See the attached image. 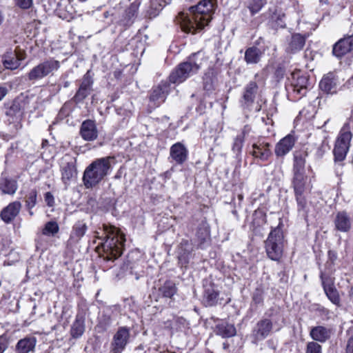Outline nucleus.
I'll return each instance as SVG.
<instances>
[{
	"mask_svg": "<svg viewBox=\"0 0 353 353\" xmlns=\"http://www.w3.org/2000/svg\"><path fill=\"white\" fill-rule=\"evenodd\" d=\"M214 10L212 0H202L196 6L190 8V14L181 12L176 20L184 32L195 34L208 24Z\"/></svg>",
	"mask_w": 353,
	"mask_h": 353,
	"instance_id": "obj_1",
	"label": "nucleus"
},
{
	"mask_svg": "<svg viewBox=\"0 0 353 353\" xmlns=\"http://www.w3.org/2000/svg\"><path fill=\"white\" fill-rule=\"evenodd\" d=\"M98 238L102 240L99 245L102 249L100 255L104 260L113 261L121 255L125 238L118 228L103 224L101 235Z\"/></svg>",
	"mask_w": 353,
	"mask_h": 353,
	"instance_id": "obj_2",
	"label": "nucleus"
},
{
	"mask_svg": "<svg viewBox=\"0 0 353 353\" xmlns=\"http://www.w3.org/2000/svg\"><path fill=\"white\" fill-rule=\"evenodd\" d=\"M114 157L112 156L99 158L93 161L85 170L83 181L86 188L98 185L112 169Z\"/></svg>",
	"mask_w": 353,
	"mask_h": 353,
	"instance_id": "obj_3",
	"label": "nucleus"
},
{
	"mask_svg": "<svg viewBox=\"0 0 353 353\" xmlns=\"http://www.w3.org/2000/svg\"><path fill=\"white\" fill-rule=\"evenodd\" d=\"M204 58V53L201 51L192 54L186 61L180 63L170 74V81L172 83H181L196 74L200 69Z\"/></svg>",
	"mask_w": 353,
	"mask_h": 353,
	"instance_id": "obj_4",
	"label": "nucleus"
},
{
	"mask_svg": "<svg viewBox=\"0 0 353 353\" xmlns=\"http://www.w3.org/2000/svg\"><path fill=\"white\" fill-rule=\"evenodd\" d=\"M284 236L281 228L276 227L270 232L265 241V248L269 259L279 261L283 252Z\"/></svg>",
	"mask_w": 353,
	"mask_h": 353,
	"instance_id": "obj_5",
	"label": "nucleus"
},
{
	"mask_svg": "<svg viewBox=\"0 0 353 353\" xmlns=\"http://www.w3.org/2000/svg\"><path fill=\"white\" fill-rule=\"evenodd\" d=\"M61 67L60 62L54 58L43 60L34 66L27 74L28 79L35 83L48 76H52Z\"/></svg>",
	"mask_w": 353,
	"mask_h": 353,
	"instance_id": "obj_6",
	"label": "nucleus"
},
{
	"mask_svg": "<svg viewBox=\"0 0 353 353\" xmlns=\"http://www.w3.org/2000/svg\"><path fill=\"white\" fill-rule=\"evenodd\" d=\"M352 134L349 124H345L341 128L336 140L333 150L335 161H343L349 151Z\"/></svg>",
	"mask_w": 353,
	"mask_h": 353,
	"instance_id": "obj_7",
	"label": "nucleus"
},
{
	"mask_svg": "<svg viewBox=\"0 0 353 353\" xmlns=\"http://www.w3.org/2000/svg\"><path fill=\"white\" fill-rule=\"evenodd\" d=\"M292 79L288 94L294 100H298L305 96L309 89V77L307 74L298 72L293 73Z\"/></svg>",
	"mask_w": 353,
	"mask_h": 353,
	"instance_id": "obj_8",
	"label": "nucleus"
},
{
	"mask_svg": "<svg viewBox=\"0 0 353 353\" xmlns=\"http://www.w3.org/2000/svg\"><path fill=\"white\" fill-rule=\"evenodd\" d=\"M130 331L125 326L119 327L113 335L110 347V353H121L130 341Z\"/></svg>",
	"mask_w": 353,
	"mask_h": 353,
	"instance_id": "obj_9",
	"label": "nucleus"
},
{
	"mask_svg": "<svg viewBox=\"0 0 353 353\" xmlns=\"http://www.w3.org/2000/svg\"><path fill=\"white\" fill-rule=\"evenodd\" d=\"M273 328V324L270 319H263L259 321L254 327L252 334V342L258 344L270 335Z\"/></svg>",
	"mask_w": 353,
	"mask_h": 353,
	"instance_id": "obj_10",
	"label": "nucleus"
},
{
	"mask_svg": "<svg viewBox=\"0 0 353 353\" xmlns=\"http://www.w3.org/2000/svg\"><path fill=\"white\" fill-rule=\"evenodd\" d=\"M203 303L206 307H212L218 304L220 290L217 285L210 281L203 283Z\"/></svg>",
	"mask_w": 353,
	"mask_h": 353,
	"instance_id": "obj_11",
	"label": "nucleus"
},
{
	"mask_svg": "<svg viewBox=\"0 0 353 353\" xmlns=\"http://www.w3.org/2000/svg\"><path fill=\"white\" fill-rule=\"evenodd\" d=\"M339 84V79L336 74L330 72L323 75L319 83V88L325 94H334L337 92Z\"/></svg>",
	"mask_w": 353,
	"mask_h": 353,
	"instance_id": "obj_12",
	"label": "nucleus"
},
{
	"mask_svg": "<svg viewBox=\"0 0 353 353\" xmlns=\"http://www.w3.org/2000/svg\"><path fill=\"white\" fill-rule=\"evenodd\" d=\"M169 92V84L167 82H161L157 87L153 88L149 97L152 107H158L163 103Z\"/></svg>",
	"mask_w": 353,
	"mask_h": 353,
	"instance_id": "obj_13",
	"label": "nucleus"
},
{
	"mask_svg": "<svg viewBox=\"0 0 353 353\" xmlns=\"http://www.w3.org/2000/svg\"><path fill=\"white\" fill-rule=\"evenodd\" d=\"M353 50V35L344 37L333 45L332 54L341 59Z\"/></svg>",
	"mask_w": 353,
	"mask_h": 353,
	"instance_id": "obj_14",
	"label": "nucleus"
},
{
	"mask_svg": "<svg viewBox=\"0 0 353 353\" xmlns=\"http://www.w3.org/2000/svg\"><path fill=\"white\" fill-rule=\"evenodd\" d=\"M61 172V179L63 183L67 185L70 180L77 175L76 159L70 157L63 158Z\"/></svg>",
	"mask_w": 353,
	"mask_h": 353,
	"instance_id": "obj_15",
	"label": "nucleus"
},
{
	"mask_svg": "<svg viewBox=\"0 0 353 353\" xmlns=\"http://www.w3.org/2000/svg\"><path fill=\"white\" fill-rule=\"evenodd\" d=\"M88 226L84 221H78L72 226L70 237L67 241V247L72 248L76 246L86 233Z\"/></svg>",
	"mask_w": 353,
	"mask_h": 353,
	"instance_id": "obj_16",
	"label": "nucleus"
},
{
	"mask_svg": "<svg viewBox=\"0 0 353 353\" xmlns=\"http://www.w3.org/2000/svg\"><path fill=\"white\" fill-rule=\"evenodd\" d=\"M259 87L256 82L250 81L244 88L241 105L243 108H250L254 103Z\"/></svg>",
	"mask_w": 353,
	"mask_h": 353,
	"instance_id": "obj_17",
	"label": "nucleus"
},
{
	"mask_svg": "<svg viewBox=\"0 0 353 353\" xmlns=\"http://www.w3.org/2000/svg\"><path fill=\"white\" fill-rule=\"evenodd\" d=\"M79 134L82 139L86 141H92L98 137V130L95 121L87 119L81 125Z\"/></svg>",
	"mask_w": 353,
	"mask_h": 353,
	"instance_id": "obj_18",
	"label": "nucleus"
},
{
	"mask_svg": "<svg viewBox=\"0 0 353 353\" xmlns=\"http://www.w3.org/2000/svg\"><path fill=\"white\" fill-rule=\"evenodd\" d=\"M352 219L350 215L345 211H341L336 214L334 219V228L341 232H348L352 228Z\"/></svg>",
	"mask_w": 353,
	"mask_h": 353,
	"instance_id": "obj_19",
	"label": "nucleus"
},
{
	"mask_svg": "<svg viewBox=\"0 0 353 353\" xmlns=\"http://www.w3.org/2000/svg\"><path fill=\"white\" fill-rule=\"evenodd\" d=\"M270 145L268 142L259 141L252 145V155L262 161H267L272 154Z\"/></svg>",
	"mask_w": 353,
	"mask_h": 353,
	"instance_id": "obj_20",
	"label": "nucleus"
},
{
	"mask_svg": "<svg viewBox=\"0 0 353 353\" xmlns=\"http://www.w3.org/2000/svg\"><path fill=\"white\" fill-rule=\"evenodd\" d=\"M188 151L183 144L180 142L172 145L170 150V157L176 164H183L188 159Z\"/></svg>",
	"mask_w": 353,
	"mask_h": 353,
	"instance_id": "obj_21",
	"label": "nucleus"
},
{
	"mask_svg": "<svg viewBox=\"0 0 353 353\" xmlns=\"http://www.w3.org/2000/svg\"><path fill=\"white\" fill-rule=\"evenodd\" d=\"M37 340L32 336H27L20 339L16 344L15 353H34Z\"/></svg>",
	"mask_w": 353,
	"mask_h": 353,
	"instance_id": "obj_22",
	"label": "nucleus"
},
{
	"mask_svg": "<svg viewBox=\"0 0 353 353\" xmlns=\"http://www.w3.org/2000/svg\"><path fill=\"white\" fill-rule=\"evenodd\" d=\"M139 0L134 1L130 6L125 10L122 19L119 21V23L125 27L130 26L134 21L137 17L138 10L140 6Z\"/></svg>",
	"mask_w": 353,
	"mask_h": 353,
	"instance_id": "obj_23",
	"label": "nucleus"
},
{
	"mask_svg": "<svg viewBox=\"0 0 353 353\" xmlns=\"http://www.w3.org/2000/svg\"><path fill=\"white\" fill-rule=\"evenodd\" d=\"M21 208V204L19 201H14L10 203L8 205L4 208L1 212V219L6 223H10L16 216L19 214Z\"/></svg>",
	"mask_w": 353,
	"mask_h": 353,
	"instance_id": "obj_24",
	"label": "nucleus"
},
{
	"mask_svg": "<svg viewBox=\"0 0 353 353\" xmlns=\"http://www.w3.org/2000/svg\"><path fill=\"white\" fill-rule=\"evenodd\" d=\"M294 143L295 139L293 135L285 136L276 145L275 154L277 157H284L293 148Z\"/></svg>",
	"mask_w": 353,
	"mask_h": 353,
	"instance_id": "obj_25",
	"label": "nucleus"
},
{
	"mask_svg": "<svg viewBox=\"0 0 353 353\" xmlns=\"http://www.w3.org/2000/svg\"><path fill=\"white\" fill-rule=\"evenodd\" d=\"M18 185L15 179L2 174L0 177V190L3 194H14L17 190Z\"/></svg>",
	"mask_w": 353,
	"mask_h": 353,
	"instance_id": "obj_26",
	"label": "nucleus"
},
{
	"mask_svg": "<svg viewBox=\"0 0 353 353\" xmlns=\"http://www.w3.org/2000/svg\"><path fill=\"white\" fill-rule=\"evenodd\" d=\"M192 251V245L189 241L183 240L180 243L178 251L179 263L181 266H186L188 264Z\"/></svg>",
	"mask_w": 353,
	"mask_h": 353,
	"instance_id": "obj_27",
	"label": "nucleus"
},
{
	"mask_svg": "<svg viewBox=\"0 0 353 353\" xmlns=\"http://www.w3.org/2000/svg\"><path fill=\"white\" fill-rule=\"evenodd\" d=\"M307 176L305 172H293L292 181L294 194L303 193L305 188Z\"/></svg>",
	"mask_w": 353,
	"mask_h": 353,
	"instance_id": "obj_28",
	"label": "nucleus"
},
{
	"mask_svg": "<svg viewBox=\"0 0 353 353\" xmlns=\"http://www.w3.org/2000/svg\"><path fill=\"white\" fill-rule=\"evenodd\" d=\"M310 336L316 341L323 343L330 336V330L323 326H316L311 329Z\"/></svg>",
	"mask_w": 353,
	"mask_h": 353,
	"instance_id": "obj_29",
	"label": "nucleus"
},
{
	"mask_svg": "<svg viewBox=\"0 0 353 353\" xmlns=\"http://www.w3.org/2000/svg\"><path fill=\"white\" fill-rule=\"evenodd\" d=\"M21 60L15 54L8 52L3 56V65L8 70H14L21 65Z\"/></svg>",
	"mask_w": 353,
	"mask_h": 353,
	"instance_id": "obj_30",
	"label": "nucleus"
},
{
	"mask_svg": "<svg viewBox=\"0 0 353 353\" xmlns=\"http://www.w3.org/2000/svg\"><path fill=\"white\" fill-rule=\"evenodd\" d=\"M263 52L256 47L248 48L245 52V61L248 64L258 63L262 57Z\"/></svg>",
	"mask_w": 353,
	"mask_h": 353,
	"instance_id": "obj_31",
	"label": "nucleus"
},
{
	"mask_svg": "<svg viewBox=\"0 0 353 353\" xmlns=\"http://www.w3.org/2000/svg\"><path fill=\"white\" fill-rule=\"evenodd\" d=\"M305 43V38L303 36L300 34H294L292 36L287 50L292 53H296L303 48Z\"/></svg>",
	"mask_w": 353,
	"mask_h": 353,
	"instance_id": "obj_32",
	"label": "nucleus"
},
{
	"mask_svg": "<svg viewBox=\"0 0 353 353\" xmlns=\"http://www.w3.org/2000/svg\"><path fill=\"white\" fill-rule=\"evenodd\" d=\"M216 334L223 338H229L234 336L236 333L234 325L227 323H221L216 327Z\"/></svg>",
	"mask_w": 353,
	"mask_h": 353,
	"instance_id": "obj_33",
	"label": "nucleus"
},
{
	"mask_svg": "<svg viewBox=\"0 0 353 353\" xmlns=\"http://www.w3.org/2000/svg\"><path fill=\"white\" fill-rule=\"evenodd\" d=\"M196 239L199 241V245L203 248V245L207 243L210 239V229L206 223H202L197 229L196 233Z\"/></svg>",
	"mask_w": 353,
	"mask_h": 353,
	"instance_id": "obj_34",
	"label": "nucleus"
},
{
	"mask_svg": "<svg viewBox=\"0 0 353 353\" xmlns=\"http://www.w3.org/2000/svg\"><path fill=\"white\" fill-rule=\"evenodd\" d=\"M177 292L175 283L172 281H166L162 286L159 288V294L165 298H172Z\"/></svg>",
	"mask_w": 353,
	"mask_h": 353,
	"instance_id": "obj_35",
	"label": "nucleus"
},
{
	"mask_svg": "<svg viewBox=\"0 0 353 353\" xmlns=\"http://www.w3.org/2000/svg\"><path fill=\"white\" fill-rule=\"evenodd\" d=\"M85 331L84 321L81 317L77 316L71 328V334L74 338L80 337Z\"/></svg>",
	"mask_w": 353,
	"mask_h": 353,
	"instance_id": "obj_36",
	"label": "nucleus"
},
{
	"mask_svg": "<svg viewBox=\"0 0 353 353\" xmlns=\"http://www.w3.org/2000/svg\"><path fill=\"white\" fill-rule=\"evenodd\" d=\"M37 191L35 189L31 190L26 196V208L28 209L30 216L34 215L32 209L36 205L37 202Z\"/></svg>",
	"mask_w": 353,
	"mask_h": 353,
	"instance_id": "obj_37",
	"label": "nucleus"
},
{
	"mask_svg": "<svg viewBox=\"0 0 353 353\" xmlns=\"http://www.w3.org/2000/svg\"><path fill=\"white\" fill-rule=\"evenodd\" d=\"M57 11L60 17L67 19L68 14H72V7L69 3V0H63L62 2L58 3Z\"/></svg>",
	"mask_w": 353,
	"mask_h": 353,
	"instance_id": "obj_38",
	"label": "nucleus"
},
{
	"mask_svg": "<svg viewBox=\"0 0 353 353\" xmlns=\"http://www.w3.org/2000/svg\"><path fill=\"white\" fill-rule=\"evenodd\" d=\"M59 231L58 223L54 221H50L45 224L42 233L46 236H54Z\"/></svg>",
	"mask_w": 353,
	"mask_h": 353,
	"instance_id": "obj_39",
	"label": "nucleus"
},
{
	"mask_svg": "<svg viewBox=\"0 0 353 353\" xmlns=\"http://www.w3.org/2000/svg\"><path fill=\"white\" fill-rule=\"evenodd\" d=\"M266 4V0H250L248 8L252 15L258 13L262 8Z\"/></svg>",
	"mask_w": 353,
	"mask_h": 353,
	"instance_id": "obj_40",
	"label": "nucleus"
},
{
	"mask_svg": "<svg viewBox=\"0 0 353 353\" xmlns=\"http://www.w3.org/2000/svg\"><path fill=\"white\" fill-rule=\"evenodd\" d=\"M305 159L301 154L294 156L293 172H305Z\"/></svg>",
	"mask_w": 353,
	"mask_h": 353,
	"instance_id": "obj_41",
	"label": "nucleus"
},
{
	"mask_svg": "<svg viewBox=\"0 0 353 353\" xmlns=\"http://www.w3.org/2000/svg\"><path fill=\"white\" fill-rule=\"evenodd\" d=\"M244 143L243 135H237L234 139L232 147V152L236 157L241 155L242 148Z\"/></svg>",
	"mask_w": 353,
	"mask_h": 353,
	"instance_id": "obj_42",
	"label": "nucleus"
},
{
	"mask_svg": "<svg viewBox=\"0 0 353 353\" xmlns=\"http://www.w3.org/2000/svg\"><path fill=\"white\" fill-rule=\"evenodd\" d=\"M329 300L337 306H340V296L335 287L324 290Z\"/></svg>",
	"mask_w": 353,
	"mask_h": 353,
	"instance_id": "obj_43",
	"label": "nucleus"
},
{
	"mask_svg": "<svg viewBox=\"0 0 353 353\" xmlns=\"http://www.w3.org/2000/svg\"><path fill=\"white\" fill-rule=\"evenodd\" d=\"M111 323L112 319L110 316L108 314L103 313L99 319L97 327L101 331H105L110 326Z\"/></svg>",
	"mask_w": 353,
	"mask_h": 353,
	"instance_id": "obj_44",
	"label": "nucleus"
},
{
	"mask_svg": "<svg viewBox=\"0 0 353 353\" xmlns=\"http://www.w3.org/2000/svg\"><path fill=\"white\" fill-rule=\"evenodd\" d=\"M171 0H169L168 2H165L163 4L161 3H158L159 8L157 7V1H152L151 2V8L148 11V16L150 18L155 17L157 16L160 12V10L166 5L170 3Z\"/></svg>",
	"mask_w": 353,
	"mask_h": 353,
	"instance_id": "obj_45",
	"label": "nucleus"
},
{
	"mask_svg": "<svg viewBox=\"0 0 353 353\" xmlns=\"http://www.w3.org/2000/svg\"><path fill=\"white\" fill-rule=\"evenodd\" d=\"M303 194V193L295 194V196L298 205V211L300 212H302L305 215L307 213V205L306 199Z\"/></svg>",
	"mask_w": 353,
	"mask_h": 353,
	"instance_id": "obj_46",
	"label": "nucleus"
},
{
	"mask_svg": "<svg viewBox=\"0 0 353 353\" xmlns=\"http://www.w3.org/2000/svg\"><path fill=\"white\" fill-rule=\"evenodd\" d=\"M320 278L324 290L335 287L334 279L330 275L321 272Z\"/></svg>",
	"mask_w": 353,
	"mask_h": 353,
	"instance_id": "obj_47",
	"label": "nucleus"
},
{
	"mask_svg": "<svg viewBox=\"0 0 353 353\" xmlns=\"http://www.w3.org/2000/svg\"><path fill=\"white\" fill-rule=\"evenodd\" d=\"M263 294L264 292L261 288H257L255 289L252 294V301L254 304H262L263 302Z\"/></svg>",
	"mask_w": 353,
	"mask_h": 353,
	"instance_id": "obj_48",
	"label": "nucleus"
},
{
	"mask_svg": "<svg viewBox=\"0 0 353 353\" xmlns=\"http://www.w3.org/2000/svg\"><path fill=\"white\" fill-rule=\"evenodd\" d=\"M90 92L88 91L79 88L77 92H76L75 95L73 97V100L75 103H81L82 102L89 94Z\"/></svg>",
	"mask_w": 353,
	"mask_h": 353,
	"instance_id": "obj_49",
	"label": "nucleus"
},
{
	"mask_svg": "<svg viewBox=\"0 0 353 353\" xmlns=\"http://www.w3.org/2000/svg\"><path fill=\"white\" fill-rule=\"evenodd\" d=\"M92 83L93 81L92 79L89 77L88 74L86 73L82 79L79 88H83L90 92L92 90Z\"/></svg>",
	"mask_w": 353,
	"mask_h": 353,
	"instance_id": "obj_50",
	"label": "nucleus"
},
{
	"mask_svg": "<svg viewBox=\"0 0 353 353\" xmlns=\"http://www.w3.org/2000/svg\"><path fill=\"white\" fill-rule=\"evenodd\" d=\"M306 353H322L321 345L314 341L309 342L307 345Z\"/></svg>",
	"mask_w": 353,
	"mask_h": 353,
	"instance_id": "obj_51",
	"label": "nucleus"
},
{
	"mask_svg": "<svg viewBox=\"0 0 353 353\" xmlns=\"http://www.w3.org/2000/svg\"><path fill=\"white\" fill-rule=\"evenodd\" d=\"M15 4L21 9L26 10L32 5V0H14Z\"/></svg>",
	"mask_w": 353,
	"mask_h": 353,
	"instance_id": "obj_52",
	"label": "nucleus"
},
{
	"mask_svg": "<svg viewBox=\"0 0 353 353\" xmlns=\"http://www.w3.org/2000/svg\"><path fill=\"white\" fill-rule=\"evenodd\" d=\"M44 199L48 206L52 207L54 205V198L51 192H48L44 195Z\"/></svg>",
	"mask_w": 353,
	"mask_h": 353,
	"instance_id": "obj_53",
	"label": "nucleus"
},
{
	"mask_svg": "<svg viewBox=\"0 0 353 353\" xmlns=\"http://www.w3.org/2000/svg\"><path fill=\"white\" fill-rule=\"evenodd\" d=\"M8 347L7 338L4 335L0 336V353H3Z\"/></svg>",
	"mask_w": 353,
	"mask_h": 353,
	"instance_id": "obj_54",
	"label": "nucleus"
},
{
	"mask_svg": "<svg viewBox=\"0 0 353 353\" xmlns=\"http://www.w3.org/2000/svg\"><path fill=\"white\" fill-rule=\"evenodd\" d=\"M346 353H353V335L347 341Z\"/></svg>",
	"mask_w": 353,
	"mask_h": 353,
	"instance_id": "obj_55",
	"label": "nucleus"
},
{
	"mask_svg": "<svg viewBox=\"0 0 353 353\" xmlns=\"http://www.w3.org/2000/svg\"><path fill=\"white\" fill-rule=\"evenodd\" d=\"M251 131V128L249 125H245L242 130V132L239 135H243V139L248 135Z\"/></svg>",
	"mask_w": 353,
	"mask_h": 353,
	"instance_id": "obj_56",
	"label": "nucleus"
},
{
	"mask_svg": "<svg viewBox=\"0 0 353 353\" xmlns=\"http://www.w3.org/2000/svg\"><path fill=\"white\" fill-rule=\"evenodd\" d=\"M8 90L6 88L0 86V101L6 95Z\"/></svg>",
	"mask_w": 353,
	"mask_h": 353,
	"instance_id": "obj_57",
	"label": "nucleus"
},
{
	"mask_svg": "<svg viewBox=\"0 0 353 353\" xmlns=\"http://www.w3.org/2000/svg\"><path fill=\"white\" fill-rule=\"evenodd\" d=\"M9 110L13 111V112H15V113L19 112V110H20L19 108V105L17 104H12L10 107Z\"/></svg>",
	"mask_w": 353,
	"mask_h": 353,
	"instance_id": "obj_58",
	"label": "nucleus"
},
{
	"mask_svg": "<svg viewBox=\"0 0 353 353\" xmlns=\"http://www.w3.org/2000/svg\"><path fill=\"white\" fill-rule=\"evenodd\" d=\"M350 300L353 303V285L350 288L349 291Z\"/></svg>",
	"mask_w": 353,
	"mask_h": 353,
	"instance_id": "obj_59",
	"label": "nucleus"
},
{
	"mask_svg": "<svg viewBox=\"0 0 353 353\" xmlns=\"http://www.w3.org/2000/svg\"><path fill=\"white\" fill-rule=\"evenodd\" d=\"M323 148H324V145H323V144H322V145H321V148H320L319 149V150H318V154H319V156H321V157L323 155V152H324V151H323Z\"/></svg>",
	"mask_w": 353,
	"mask_h": 353,
	"instance_id": "obj_60",
	"label": "nucleus"
},
{
	"mask_svg": "<svg viewBox=\"0 0 353 353\" xmlns=\"http://www.w3.org/2000/svg\"><path fill=\"white\" fill-rule=\"evenodd\" d=\"M68 113H65V108H62L59 112V115H66Z\"/></svg>",
	"mask_w": 353,
	"mask_h": 353,
	"instance_id": "obj_61",
	"label": "nucleus"
},
{
	"mask_svg": "<svg viewBox=\"0 0 353 353\" xmlns=\"http://www.w3.org/2000/svg\"><path fill=\"white\" fill-rule=\"evenodd\" d=\"M319 3L321 5H327L328 3V0H320Z\"/></svg>",
	"mask_w": 353,
	"mask_h": 353,
	"instance_id": "obj_62",
	"label": "nucleus"
},
{
	"mask_svg": "<svg viewBox=\"0 0 353 353\" xmlns=\"http://www.w3.org/2000/svg\"><path fill=\"white\" fill-rule=\"evenodd\" d=\"M16 114L15 112H13V111L10 110H9V109L6 111V114H7V115H11V116H12V115H14V114Z\"/></svg>",
	"mask_w": 353,
	"mask_h": 353,
	"instance_id": "obj_63",
	"label": "nucleus"
},
{
	"mask_svg": "<svg viewBox=\"0 0 353 353\" xmlns=\"http://www.w3.org/2000/svg\"><path fill=\"white\" fill-rule=\"evenodd\" d=\"M112 15L109 11L105 12L103 16L105 18H108L109 16Z\"/></svg>",
	"mask_w": 353,
	"mask_h": 353,
	"instance_id": "obj_64",
	"label": "nucleus"
}]
</instances>
